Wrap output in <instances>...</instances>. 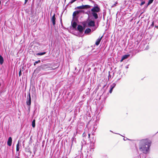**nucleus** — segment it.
Wrapping results in <instances>:
<instances>
[{
    "label": "nucleus",
    "mask_w": 158,
    "mask_h": 158,
    "mask_svg": "<svg viewBox=\"0 0 158 158\" xmlns=\"http://www.w3.org/2000/svg\"><path fill=\"white\" fill-rule=\"evenodd\" d=\"M91 6L89 5H83L84 9L85 8H89L91 7Z\"/></svg>",
    "instance_id": "aec40b11"
},
{
    "label": "nucleus",
    "mask_w": 158,
    "mask_h": 158,
    "mask_svg": "<svg viewBox=\"0 0 158 158\" xmlns=\"http://www.w3.org/2000/svg\"><path fill=\"white\" fill-rule=\"evenodd\" d=\"M88 137H89H89H90V134H88Z\"/></svg>",
    "instance_id": "f704fd0d"
},
{
    "label": "nucleus",
    "mask_w": 158,
    "mask_h": 158,
    "mask_svg": "<svg viewBox=\"0 0 158 158\" xmlns=\"http://www.w3.org/2000/svg\"><path fill=\"white\" fill-rule=\"evenodd\" d=\"M72 27L73 28H75L77 26V23L76 22H74L73 23H72Z\"/></svg>",
    "instance_id": "4468645a"
},
{
    "label": "nucleus",
    "mask_w": 158,
    "mask_h": 158,
    "mask_svg": "<svg viewBox=\"0 0 158 158\" xmlns=\"http://www.w3.org/2000/svg\"><path fill=\"white\" fill-rule=\"evenodd\" d=\"M145 3V1H142L141 3L140 4V6H142L143 5V4H144Z\"/></svg>",
    "instance_id": "b1692460"
},
{
    "label": "nucleus",
    "mask_w": 158,
    "mask_h": 158,
    "mask_svg": "<svg viewBox=\"0 0 158 158\" xmlns=\"http://www.w3.org/2000/svg\"><path fill=\"white\" fill-rule=\"evenodd\" d=\"M102 36L101 37H99L95 43V44L97 46H98L99 44H100V43L102 39Z\"/></svg>",
    "instance_id": "1a4fd4ad"
},
{
    "label": "nucleus",
    "mask_w": 158,
    "mask_h": 158,
    "mask_svg": "<svg viewBox=\"0 0 158 158\" xmlns=\"http://www.w3.org/2000/svg\"><path fill=\"white\" fill-rule=\"evenodd\" d=\"M105 158H107V156H106V157H105Z\"/></svg>",
    "instance_id": "c9c22d12"
},
{
    "label": "nucleus",
    "mask_w": 158,
    "mask_h": 158,
    "mask_svg": "<svg viewBox=\"0 0 158 158\" xmlns=\"http://www.w3.org/2000/svg\"><path fill=\"white\" fill-rule=\"evenodd\" d=\"M21 70H20L19 72V76H20L21 75Z\"/></svg>",
    "instance_id": "7c9ffc66"
},
{
    "label": "nucleus",
    "mask_w": 158,
    "mask_h": 158,
    "mask_svg": "<svg viewBox=\"0 0 158 158\" xmlns=\"http://www.w3.org/2000/svg\"><path fill=\"white\" fill-rule=\"evenodd\" d=\"M82 12V10H77L75 11L73 14V17L75 16L76 15L79 14L80 12Z\"/></svg>",
    "instance_id": "9d476101"
},
{
    "label": "nucleus",
    "mask_w": 158,
    "mask_h": 158,
    "mask_svg": "<svg viewBox=\"0 0 158 158\" xmlns=\"http://www.w3.org/2000/svg\"><path fill=\"white\" fill-rule=\"evenodd\" d=\"M91 31V29L90 28H86L85 31V33L88 34Z\"/></svg>",
    "instance_id": "f8f14e48"
},
{
    "label": "nucleus",
    "mask_w": 158,
    "mask_h": 158,
    "mask_svg": "<svg viewBox=\"0 0 158 158\" xmlns=\"http://www.w3.org/2000/svg\"><path fill=\"white\" fill-rule=\"evenodd\" d=\"M100 11V7L97 4L93 7L91 10L85 12V14L88 15V19H89L87 22V24L89 26L94 27L95 26V22L94 21L89 19L90 18L93 16L95 19L98 18V13Z\"/></svg>",
    "instance_id": "f257e3e1"
},
{
    "label": "nucleus",
    "mask_w": 158,
    "mask_h": 158,
    "mask_svg": "<svg viewBox=\"0 0 158 158\" xmlns=\"http://www.w3.org/2000/svg\"><path fill=\"white\" fill-rule=\"evenodd\" d=\"M28 0H25V2H24V4H25L28 1Z\"/></svg>",
    "instance_id": "c756f323"
},
{
    "label": "nucleus",
    "mask_w": 158,
    "mask_h": 158,
    "mask_svg": "<svg viewBox=\"0 0 158 158\" xmlns=\"http://www.w3.org/2000/svg\"><path fill=\"white\" fill-rule=\"evenodd\" d=\"M139 43L138 42H137V43H135L134 44L133 48L134 50H137L139 48Z\"/></svg>",
    "instance_id": "423d86ee"
},
{
    "label": "nucleus",
    "mask_w": 158,
    "mask_h": 158,
    "mask_svg": "<svg viewBox=\"0 0 158 158\" xmlns=\"http://www.w3.org/2000/svg\"><path fill=\"white\" fill-rule=\"evenodd\" d=\"M147 5H146V6H145V7L146 8H147Z\"/></svg>",
    "instance_id": "e433bc0d"
},
{
    "label": "nucleus",
    "mask_w": 158,
    "mask_h": 158,
    "mask_svg": "<svg viewBox=\"0 0 158 158\" xmlns=\"http://www.w3.org/2000/svg\"><path fill=\"white\" fill-rule=\"evenodd\" d=\"M77 29L80 33H82L85 28L81 25H78L77 26Z\"/></svg>",
    "instance_id": "20e7f679"
},
{
    "label": "nucleus",
    "mask_w": 158,
    "mask_h": 158,
    "mask_svg": "<svg viewBox=\"0 0 158 158\" xmlns=\"http://www.w3.org/2000/svg\"><path fill=\"white\" fill-rule=\"evenodd\" d=\"M154 22H153L152 23V24L150 26V27H153V26H154Z\"/></svg>",
    "instance_id": "393cba45"
},
{
    "label": "nucleus",
    "mask_w": 158,
    "mask_h": 158,
    "mask_svg": "<svg viewBox=\"0 0 158 158\" xmlns=\"http://www.w3.org/2000/svg\"><path fill=\"white\" fill-rule=\"evenodd\" d=\"M84 9L83 5H82L81 6H79L77 7L76 8H75V9Z\"/></svg>",
    "instance_id": "f3484780"
},
{
    "label": "nucleus",
    "mask_w": 158,
    "mask_h": 158,
    "mask_svg": "<svg viewBox=\"0 0 158 158\" xmlns=\"http://www.w3.org/2000/svg\"><path fill=\"white\" fill-rule=\"evenodd\" d=\"M32 126L33 127H35V120H33L32 122Z\"/></svg>",
    "instance_id": "412c9836"
},
{
    "label": "nucleus",
    "mask_w": 158,
    "mask_h": 158,
    "mask_svg": "<svg viewBox=\"0 0 158 158\" xmlns=\"http://www.w3.org/2000/svg\"><path fill=\"white\" fill-rule=\"evenodd\" d=\"M151 144V142L147 139L141 140L139 145V150L143 153L147 154L149 152Z\"/></svg>",
    "instance_id": "f03ea898"
},
{
    "label": "nucleus",
    "mask_w": 158,
    "mask_h": 158,
    "mask_svg": "<svg viewBox=\"0 0 158 158\" xmlns=\"http://www.w3.org/2000/svg\"><path fill=\"white\" fill-rule=\"evenodd\" d=\"M46 53V52H45L38 53L36 54V55L37 56H42L45 54Z\"/></svg>",
    "instance_id": "dca6fc26"
},
{
    "label": "nucleus",
    "mask_w": 158,
    "mask_h": 158,
    "mask_svg": "<svg viewBox=\"0 0 158 158\" xmlns=\"http://www.w3.org/2000/svg\"><path fill=\"white\" fill-rule=\"evenodd\" d=\"M117 4V2H115V3L112 6V7H114L116 6V4Z\"/></svg>",
    "instance_id": "bb28decb"
},
{
    "label": "nucleus",
    "mask_w": 158,
    "mask_h": 158,
    "mask_svg": "<svg viewBox=\"0 0 158 158\" xmlns=\"http://www.w3.org/2000/svg\"><path fill=\"white\" fill-rule=\"evenodd\" d=\"M56 19L55 15L54 14L51 19V21L52 22L53 25H55L56 24Z\"/></svg>",
    "instance_id": "39448f33"
},
{
    "label": "nucleus",
    "mask_w": 158,
    "mask_h": 158,
    "mask_svg": "<svg viewBox=\"0 0 158 158\" xmlns=\"http://www.w3.org/2000/svg\"><path fill=\"white\" fill-rule=\"evenodd\" d=\"M82 135L83 137H85L86 135V133L84 132L83 133Z\"/></svg>",
    "instance_id": "cd10ccee"
},
{
    "label": "nucleus",
    "mask_w": 158,
    "mask_h": 158,
    "mask_svg": "<svg viewBox=\"0 0 158 158\" xmlns=\"http://www.w3.org/2000/svg\"><path fill=\"white\" fill-rule=\"evenodd\" d=\"M31 97L30 93H29L28 95L27 96V100H26V103L27 105L28 106V108L29 111L30 110V105L31 104Z\"/></svg>",
    "instance_id": "7ed1b4c3"
},
{
    "label": "nucleus",
    "mask_w": 158,
    "mask_h": 158,
    "mask_svg": "<svg viewBox=\"0 0 158 158\" xmlns=\"http://www.w3.org/2000/svg\"><path fill=\"white\" fill-rule=\"evenodd\" d=\"M123 139H124V140H126L127 139L129 140V139H127V138H124Z\"/></svg>",
    "instance_id": "2f4dec72"
},
{
    "label": "nucleus",
    "mask_w": 158,
    "mask_h": 158,
    "mask_svg": "<svg viewBox=\"0 0 158 158\" xmlns=\"http://www.w3.org/2000/svg\"><path fill=\"white\" fill-rule=\"evenodd\" d=\"M154 0H149L147 4V7H148V6L151 4L153 2Z\"/></svg>",
    "instance_id": "a211bd4d"
},
{
    "label": "nucleus",
    "mask_w": 158,
    "mask_h": 158,
    "mask_svg": "<svg viewBox=\"0 0 158 158\" xmlns=\"http://www.w3.org/2000/svg\"><path fill=\"white\" fill-rule=\"evenodd\" d=\"M116 86V84L115 83H113L110 86V89L109 91V93H111L113 89Z\"/></svg>",
    "instance_id": "6e6552de"
},
{
    "label": "nucleus",
    "mask_w": 158,
    "mask_h": 158,
    "mask_svg": "<svg viewBox=\"0 0 158 158\" xmlns=\"http://www.w3.org/2000/svg\"><path fill=\"white\" fill-rule=\"evenodd\" d=\"M12 139L11 137H10L9 138L7 142V145L9 146H10L12 144Z\"/></svg>",
    "instance_id": "0eeeda50"
},
{
    "label": "nucleus",
    "mask_w": 158,
    "mask_h": 158,
    "mask_svg": "<svg viewBox=\"0 0 158 158\" xmlns=\"http://www.w3.org/2000/svg\"><path fill=\"white\" fill-rule=\"evenodd\" d=\"M142 158H145V157H142Z\"/></svg>",
    "instance_id": "4c0bfd02"
},
{
    "label": "nucleus",
    "mask_w": 158,
    "mask_h": 158,
    "mask_svg": "<svg viewBox=\"0 0 158 158\" xmlns=\"http://www.w3.org/2000/svg\"><path fill=\"white\" fill-rule=\"evenodd\" d=\"M40 60L38 61H36L34 63V66H35V65L36 64H38V63H40Z\"/></svg>",
    "instance_id": "5701e85b"
},
{
    "label": "nucleus",
    "mask_w": 158,
    "mask_h": 158,
    "mask_svg": "<svg viewBox=\"0 0 158 158\" xmlns=\"http://www.w3.org/2000/svg\"><path fill=\"white\" fill-rule=\"evenodd\" d=\"M17 158H20L19 157H18Z\"/></svg>",
    "instance_id": "ea45409f"
},
{
    "label": "nucleus",
    "mask_w": 158,
    "mask_h": 158,
    "mask_svg": "<svg viewBox=\"0 0 158 158\" xmlns=\"http://www.w3.org/2000/svg\"><path fill=\"white\" fill-rule=\"evenodd\" d=\"M46 66V64H43L40 66V70L44 69Z\"/></svg>",
    "instance_id": "2eb2a0df"
},
{
    "label": "nucleus",
    "mask_w": 158,
    "mask_h": 158,
    "mask_svg": "<svg viewBox=\"0 0 158 158\" xmlns=\"http://www.w3.org/2000/svg\"><path fill=\"white\" fill-rule=\"evenodd\" d=\"M77 0H71V1L69 2V4H71Z\"/></svg>",
    "instance_id": "4be33fe9"
},
{
    "label": "nucleus",
    "mask_w": 158,
    "mask_h": 158,
    "mask_svg": "<svg viewBox=\"0 0 158 158\" xmlns=\"http://www.w3.org/2000/svg\"><path fill=\"white\" fill-rule=\"evenodd\" d=\"M3 58L1 55H0V64H2L3 63Z\"/></svg>",
    "instance_id": "ddd939ff"
},
{
    "label": "nucleus",
    "mask_w": 158,
    "mask_h": 158,
    "mask_svg": "<svg viewBox=\"0 0 158 158\" xmlns=\"http://www.w3.org/2000/svg\"><path fill=\"white\" fill-rule=\"evenodd\" d=\"M129 56H130V55L129 54L125 55L123 56V57H122V59L121 60V61H122L123 60L128 58L129 57Z\"/></svg>",
    "instance_id": "9b49d317"
},
{
    "label": "nucleus",
    "mask_w": 158,
    "mask_h": 158,
    "mask_svg": "<svg viewBox=\"0 0 158 158\" xmlns=\"http://www.w3.org/2000/svg\"><path fill=\"white\" fill-rule=\"evenodd\" d=\"M60 21H61H61H62V19H61Z\"/></svg>",
    "instance_id": "58836bf2"
},
{
    "label": "nucleus",
    "mask_w": 158,
    "mask_h": 158,
    "mask_svg": "<svg viewBox=\"0 0 158 158\" xmlns=\"http://www.w3.org/2000/svg\"><path fill=\"white\" fill-rule=\"evenodd\" d=\"M19 150V143L18 141V143L16 145V151H18Z\"/></svg>",
    "instance_id": "6ab92c4d"
},
{
    "label": "nucleus",
    "mask_w": 158,
    "mask_h": 158,
    "mask_svg": "<svg viewBox=\"0 0 158 158\" xmlns=\"http://www.w3.org/2000/svg\"><path fill=\"white\" fill-rule=\"evenodd\" d=\"M88 158H92V157L91 156H89Z\"/></svg>",
    "instance_id": "72a5a7b5"
},
{
    "label": "nucleus",
    "mask_w": 158,
    "mask_h": 158,
    "mask_svg": "<svg viewBox=\"0 0 158 158\" xmlns=\"http://www.w3.org/2000/svg\"><path fill=\"white\" fill-rule=\"evenodd\" d=\"M108 73H109V76H108V78H111V76L110 75V71L109 72H108Z\"/></svg>",
    "instance_id": "a878e982"
},
{
    "label": "nucleus",
    "mask_w": 158,
    "mask_h": 158,
    "mask_svg": "<svg viewBox=\"0 0 158 158\" xmlns=\"http://www.w3.org/2000/svg\"><path fill=\"white\" fill-rule=\"evenodd\" d=\"M135 158H141L140 155L139 156H137L135 157Z\"/></svg>",
    "instance_id": "c85d7f7f"
},
{
    "label": "nucleus",
    "mask_w": 158,
    "mask_h": 158,
    "mask_svg": "<svg viewBox=\"0 0 158 158\" xmlns=\"http://www.w3.org/2000/svg\"><path fill=\"white\" fill-rule=\"evenodd\" d=\"M65 1H66V0H65Z\"/></svg>",
    "instance_id": "a19ab883"
},
{
    "label": "nucleus",
    "mask_w": 158,
    "mask_h": 158,
    "mask_svg": "<svg viewBox=\"0 0 158 158\" xmlns=\"http://www.w3.org/2000/svg\"><path fill=\"white\" fill-rule=\"evenodd\" d=\"M155 27L157 28H158V26H155Z\"/></svg>",
    "instance_id": "473e14b6"
}]
</instances>
